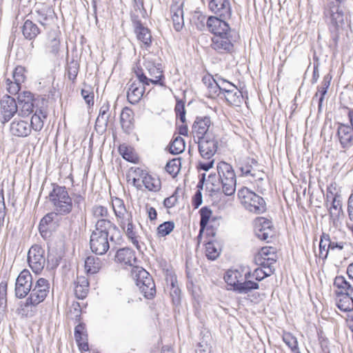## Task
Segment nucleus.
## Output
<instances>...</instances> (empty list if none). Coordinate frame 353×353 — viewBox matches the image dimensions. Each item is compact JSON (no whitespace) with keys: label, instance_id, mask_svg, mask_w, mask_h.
I'll return each instance as SVG.
<instances>
[{"label":"nucleus","instance_id":"obj_63","mask_svg":"<svg viewBox=\"0 0 353 353\" xmlns=\"http://www.w3.org/2000/svg\"><path fill=\"white\" fill-rule=\"evenodd\" d=\"M244 281V294L245 293L251 292L253 290L259 288V284L257 282L253 281L251 279H245Z\"/></svg>","mask_w":353,"mask_h":353},{"label":"nucleus","instance_id":"obj_12","mask_svg":"<svg viewBox=\"0 0 353 353\" xmlns=\"http://www.w3.org/2000/svg\"><path fill=\"white\" fill-rule=\"evenodd\" d=\"M252 225L254 232L258 239L269 242L274 237L275 231L271 220L259 216L254 219Z\"/></svg>","mask_w":353,"mask_h":353},{"label":"nucleus","instance_id":"obj_19","mask_svg":"<svg viewBox=\"0 0 353 353\" xmlns=\"http://www.w3.org/2000/svg\"><path fill=\"white\" fill-rule=\"evenodd\" d=\"M32 286V277L29 270L25 269L19 274L15 283V295L19 299L25 298Z\"/></svg>","mask_w":353,"mask_h":353},{"label":"nucleus","instance_id":"obj_55","mask_svg":"<svg viewBox=\"0 0 353 353\" xmlns=\"http://www.w3.org/2000/svg\"><path fill=\"white\" fill-rule=\"evenodd\" d=\"M5 88L8 93L11 95H16L19 94V92L21 90V84L15 80L12 81L10 78H6L5 80Z\"/></svg>","mask_w":353,"mask_h":353},{"label":"nucleus","instance_id":"obj_57","mask_svg":"<svg viewBox=\"0 0 353 353\" xmlns=\"http://www.w3.org/2000/svg\"><path fill=\"white\" fill-rule=\"evenodd\" d=\"M79 71V65L75 61H72L66 68L68 79L74 83Z\"/></svg>","mask_w":353,"mask_h":353},{"label":"nucleus","instance_id":"obj_26","mask_svg":"<svg viewBox=\"0 0 353 353\" xmlns=\"http://www.w3.org/2000/svg\"><path fill=\"white\" fill-rule=\"evenodd\" d=\"M134 32L137 39L141 42V47L148 49L152 45V34L149 28L143 26L140 20H133Z\"/></svg>","mask_w":353,"mask_h":353},{"label":"nucleus","instance_id":"obj_47","mask_svg":"<svg viewBox=\"0 0 353 353\" xmlns=\"http://www.w3.org/2000/svg\"><path fill=\"white\" fill-rule=\"evenodd\" d=\"M181 168V159L174 158L170 160L165 165V170L172 178H175Z\"/></svg>","mask_w":353,"mask_h":353},{"label":"nucleus","instance_id":"obj_58","mask_svg":"<svg viewBox=\"0 0 353 353\" xmlns=\"http://www.w3.org/2000/svg\"><path fill=\"white\" fill-rule=\"evenodd\" d=\"M60 46V39L55 37L48 41L46 44V49L49 53L57 56L59 52Z\"/></svg>","mask_w":353,"mask_h":353},{"label":"nucleus","instance_id":"obj_15","mask_svg":"<svg viewBox=\"0 0 353 353\" xmlns=\"http://www.w3.org/2000/svg\"><path fill=\"white\" fill-rule=\"evenodd\" d=\"M54 11L51 6L46 3H39L34 11L31 12L30 18L46 28L54 20Z\"/></svg>","mask_w":353,"mask_h":353},{"label":"nucleus","instance_id":"obj_43","mask_svg":"<svg viewBox=\"0 0 353 353\" xmlns=\"http://www.w3.org/2000/svg\"><path fill=\"white\" fill-rule=\"evenodd\" d=\"M336 304L343 312H350L353 310V294H341L336 296Z\"/></svg>","mask_w":353,"mask_h":353},{"label":"nucleus","instance_id":"obj_11","mask_svg":"<svg viewBox=\"0 0 353 353\" xmlns=\"http://www.w3.org/2000/svg\"><path fill=\"white\" fill-rule=\"evenodd\" d=\"M345 0H332L325 9V14L330 19V23L336 29L342 28L345 21H347V15L343 6Z\"/></svg>","mask_w":353,"mask_h":353},{"label":"nucleus","instance_id":"obj_35","mask_svg":"<svg viewBox=\"0 0 353 353\" xmlns=\"http://www.w3.org/2000/svg\"><path fill=\"white\" fill-rule=\"evenodd\" d=\"M21 32L28 40H34L41 33L40 28L34 23L31 18L25 20L21 28Z\"/></svg>","mask_w":353,"mask_h":353},{"label":"nucleus","instance_id":"obj_24","mask_svg":"<svg viewBox=\"0 0 353 353\" xmlns=\"http://www.w3.org/2000/svg\"><path fill=\"white\" fill-rule=\"evenodd\" d=\"M146 86L142 84V82L138 79L137 80L130 79L128 83L127 90V99L128 102L131 104L139 103L145 93Z\"/></svg>","mask_w":353,"mask_h":353},{"label":"nucleus","instance_id":"obj_60","mask_svg":"<svg viewBox=\"0 0 353 353\" xmlns=\"http://www.w3.org/2000/svg\"><path fill=\"white\" fill-rule=\"evenodd\" d=\"M174 111L176 113V119L183 122L184 119H185V109L184 103L181 101H176Z\"/></svg>","mask_w":353,"mask_h":353},{"label":"nucleus","instance_id":"obj_53","mask_svg":"<svg viewBox=\"0 0 353 353\" xmlns=\"http://www.w3.org/2000/svg\"><path fill=\"white\" fill-rule=\"evenodd\" d=\"M283 341L294 353H300L297 339L291 333L285 332L283 335Z\"/></svg>","mask_w":353,"mask_h":353},{"label":"nucleus","instance_id":"obj_33","mask_svg":"<svg viewBox=\"0 0 353 353\" xmlns=\"http://www.w3.org/2000/svg\"><path fill=\"white\" fill-rule=\"evenodd\" d=\"M224 279L230 290L241 292L243 290V276L237 270H229L226 272Z\"/></svg>","mask_w":353,"mask_h":353},{"label":"nucleus","instance_id":"obj_32","mask_svg":"<svg viewBox=\"0 0 353 353\" xmlns=\"http://www.w3.org/2000/svg\"><path fill=\"white\" fill-rule=\"evenodd\" d=\"M209 31L214 35L230 34V28L228 23L217 17H209L207 21Z\"/></svg>","mask_w":353,"mask_h":353},{"label":"nucleus","instance_id":"obj_50","mask_svg":"<svg viewBox=\"0 0 353 353\" xmlns=\"http://www.w3.org/2000/svg\"><path fill=\"white\" fill-rule=\"evenodd\" d=\"M185 148V141L181 137L174 134L173 139L170 143L169 150L173 154H178L184 151Z\"/></svg>","mask_w":353,"mask_h":353},{"label":"nucleus","instance_id":"obj_16","mask_svg":"<svg viewBox=\"0 0 353 353\" xmlns=\"http://www.w3.org/2000/svg\"><path fill=\"white\" fill-rule=\"evenodd\" d=\"M245 190L247 192L244 194V208L254 214L264 213L267 209L264 199L244 187Z\"/></svg>","mask_w":353,"mask_h":353},{"label":"nucleus","instance_id":"obj_51","mask_svg":"<svg viewBox=\"0 0 353 353\" xmlns=\"http://www.w3.org/2000/svg\"><path fill=\"white\" fill-rule=\"evenodd\" d=\"M174 223L172 221H165L160 224L157 229L158 236L164 237L170 234L174 229Z\"/></svg>","mask_w":353,"mask_h":353},{"label":"nucleus","instance_id":"obj_20","mask_svg":"<svg viewBox=\"0 0 353 353\" xmlns=\"http://www.w3.org/2000/svg\"><path fill=\"white\" fill-rule=\"evenodd\" d=\"M212 123L209 117H197L192 126L194 137L199 139L212 134Z\"/></svg>","mask_w":353,"mask_h":353},{"label":"nucleus","instance_id":"obj_21","mask_svg":"<svg viewBox=\"0 0 353 353\" xmlns=\"http://www.w3.org/2000/svg\"><path fill=\"white\" fill-rule=\"evenodd\" d=\"M255 262L261 267L274 268L277 260L276 248L269 246L262 248L254 257Z\"/></svg>","mask_w":353,"mask_h":353},{"label":"nucleus","instance_id":"obj_13","mask_svg":"<svg viewBox=\"0 0 353 353\" xmlns=\"http://www.w3.org/2000/svg\"><path fill=\"white\" fill-rule=\"evenodd\" d=\"M37 99L34 94L30 91L20 92L17 97L18 116L31 117L34 112Z\"/></svg>","mask_w":353,"mask_h":353},{"label":"nucleus","instance_id":"obj_44","mask_svg":"<svg viewBox=\"0 0 353 353\" xmlns=\"http://www.w3.org/2000/svg\"><path fill=\"white\" fill-rule=\"evenodd\" d=\"M115 225L108 219H100L95 223L94 230L92 234L97 235L109 236V230Z\"/></svg>","mask_w":353,"mask_h":353},{"label":"nucleus","instance_id":"obj_45","mask_svg":"<svg viewBox=\"0 0 353 353\" xmlns=\"http://www.w3.org/2000/svg\"><path fill=\"white\" fill-rule=\"evenodd\" d=\"M327 245L331 251H342L348 250L350 247V243L346 241L339 239L336 236H330L328 234Z\"/></svg>","mask_w":353,"mask_h":353},{"label":"nucleus","instance_id":"obj_34","mask_svg":"<svg viewBox=\"0 0 353 353\" xmlns=\"http://www.w3.org/2000/svg\"><path fill=\"white\" fill-rule=\"evenodd\" d=\"M202 81L206 88L205 95L207 97L215 99L222 94L223 89L220 88L212 76L205 75Z\"/></svg>","mask_w":353,"mask_h":353},{"label":"nucleus","instance_id":"obj_62","mask_svg":"<svg viewBox=\"0 0 353 353\" xmlns=\"http://www.w3.org/2000/svg\"><path fill=\"white\" fill-rule=\"evenodd\" d=\"M176 130L179 134L188 136V127L185 119L183 122L180 121L179 119L176 120Z\"/></svg>","mask_w":353,"mask_h":353},{"label":"nucleus","instance_id":"obj_10","mask_svg":"<svg viewBox=\"0 0 353 353\" xmlns=\"http://www.w3.org/2000/svg\"><path fill=\"white\" fill-rule=\"evenodd\" d=\"M49 199L57 214H67L72 211V199L64 187L57 186L53 188L49 194Z\"/></svg>","mask_w":353,"mask_h":353},{"label":"nucleus","instance_id":"obj_54","mask_svg":"<svg viewBox=\"0 0 353 353\" xmlns=\"http://www.w3.org/2000/svg\"><path fill=\"white\" fill-rule=\"evenodd\" d=\"M27 73L28 71L24 66L17 65L13 70L12 78L14 80L22 84L25 83L27 79Z\"/></svg>","mask_w":353,"mask_h":353},{"label":"nucleus","instance_id":"obj_5","mask_svg":"<svg viewBox=\"0 0 353 353\" xmlns=\"http://www.w3.org/2000/svg\"><path fill=\"white\" fill-rule=\"evenodd\" d=\"M50 292V283L44 278L39 279L30 291L26 301L20 305L19 313L27 315L29 309L43 302Z\"/></svg>","mask_w":353,"mask_h":353},{"label":"nucleus","instance_id":"obj_61","mask_svg":"<svg viewBox=\"0 0 353 353\" xmlns=\"http://www.w3.org/2000/svg\"><path fill=\"white\" fill-rule=\"evenodd\" d=\"M178 192L177 190H175L174 192L170 196H168L164 199L163 205L166 208H172L178 203Z\"/></svg>","mask_w":353,"mask_h":353},{"label":"nucleus","instance_id":"obj_37","mask_svg":"<svg viewBox=\"0 0 353 353\" xmlns=\"http://www.w3.org/2000/svg\"><path fill=\"white\" fill-rule=\"evenodd\" d=\"M90 283L87 276H79L74 282V294L79 299H85L89 292Z\"/></svg>","mask_w":353,"mask_h":353},{"label":"nucleus","instance_id":"obj_3","mask_svg":"<svg viewBox=\"0 0 353 353\" xmlns=\"http://www.w3.org/2000/svg\"><path fill=\"white\" fill-rule=\"evenodd\" d=\"M145 71L141 67H137L134 72L137 78L144 85L165 87V77L161 65L147 61L145 64Z\"/></svg>","mask_w":353,"mask_h":353},{"label":"nucleus","instance_id":"obj_49","mask_svg":"<svg viewBox=\"0 0 353 353\" xmlns=\"http://www.w3.org/2000/svg\"><path fill=\"white\" fill-rule=\"evenodd\" d=\"M331 79H332L331 76H330L329 74L325 75L323 78L321 86L318 87V91L316 92L314 97H313V100H314L315 99V97H316L319 95V94H320V97L319 99V110L321 109V108L322 106V103L324 100V97L326 94L327 89L330 85Z\"/></svg>","mask_w":353,"mask_h":353},{"label":"nucleus","instance_id":"obj_48","mask_svg":"<svg viewBox=\"0 0 353 353\" xmlns=\"http://www.w3.org/2000/svg\"><path fill=\"white\" fill-rule=\"evenodd\" d=\"M84 267L87 273L96 274L101 269V261L93 256H88L85 261Z\"/></svg>","mask_w":353,"mask_h":353},{"label":"nucleus","instance_id":"obj_18","mask_svg":"<svg viewBox=\"0 0 353 353\" xmlns=\"http://www.w3.org/2000/svg\"><path fill=\"white\" fill-rule=\"evenodd\" d=\"M124 232L128 241L138 250H140L143 245L142 236L139 229L133 222V217L119 225Z\"/></svg>","mask_w":353,"mask_h":353},{"label":"nucleus","instance_id":"obj_9","mask_svg":"<svg viewBox=\"0 0 353 353\" xmlns=\"http://www.w3.org/2000/svg\"><path fill=\"white\" fill-rule=\"evenodd\" d=\"M72 307L77 312L78 324L74 327V336L75 342L81 353L90 351L89 336L86 324L81 321V307L79 303H73Z\"/></svg>","mask_w":353,"mask_h":353},{"label":"nucleus","instance_id":"obj_39","mask_svg":"<svg viewBox=\"0 0 353 353\" xmlns=\"http://www.w3.org/2000/svg\"><path fill=\"white\" fill-rule=\"evenodd\" d=\"M204 241V252L205 256L210 260H215L221 253V248L219 247L214 238H207Z\"/></svg>","mask_w":353,"mask_h":353},{"label":"nucleus","instance_id":"obj_40","mask_svg":"<svg viewBox=\"0 0 353 353\" xmlns=\"http://www.w3.org/2000/svg\"><path fill=\"white\" fill-rule=\"evenodd\" d=\"M334 287L336 288V296L341 294H353V287L346 281L344 276H337L334 281Z\"/></svg>","mask_w":353,"mask_h":353},{"label":"nucleus","instance_id":"obj_7","mask_svg":"<svg viewBox=\"0 0 353 353\" xmlns=\"http://www.w3.org/2000/svg\"><path fill=\"white\" fill-rule=\"evenodd\" d=\"M128 177L136 187L140 186L139 181L141 180L144 187L149 191L157 192L161 188V181L158 176L150 174L140 168H131Z\"/></svg>","mask_w":353,"mask_h":353},{"label":"nucleus","instance_id":"obj_38","mask_svg":"<svg viewBox=\"0 0 353 353\" xmlns=\"http://www.w3.org/2000/svg\"><path fill=\"white\" fill-rule=\"evenodd\" d=\"M118 152L125 161L134 164L139 163L140 157L133 147L122 143L119 146Z\"/></svg>","mask_w":353,"mask_h":353},{"label":"nucleus","instance_id":"obj_23","mask_svg":"<svg viewBox=\"0 0 353 353\" xmlns=\"http://www.w3.org/2000/svg\"><path fill=\"white\" fill-rule=\"evenodd\" d=\"M183 7V0H172L170 6V19L174 29L177 32L181 31L184 26Z\"/></svg>","mask_w":353,"mask_h":353},{"label":"nucleus","instance_id":"obj_41","mask_svg":"<svg viewBox=\"0 0 353 353\" xmlns=\"http://www.w3.org/2000/svg\"><path fill=\"white\" fill-rule=\"evenodd\" d=\"M330 216L334 225H337L339 217L343 212L340 196L335 194L332 197V205L330 208Z\"/></svg>","mask_w":353,"mask_h":353},{"label":"nucleus","instance_id":"obj_59","mask_svg":"<svg viewBox=\"0 0 353 353\" xmlns=\"http://www.w3.org/2000/svg\"><path fill=\"white\" fill-rule=\"evenodd\" d=\"M8 281L3 280L0 283V306L4 307L7 303Z\"/></svg>","mask_w":353,"mask_h":353},{"label":"nucleus","instance_id":"obj_30","mask_svg":"<svg viewBox=\"0 0 353 353\" xmlns=\"http://www.w3.org/2000/svg\"><path fill=\"white\" fill-rule=\"evenodd\" d=\"M211 47L220 53L231 51L233 48V44L230 39V34H221L213 36L212 38Z\"/></svg>","mask_w":353,"mask_h":353},{"label":"nucleus","instance_id":"obj_27","mask_svg":"<svg viewBox=\"0 0 353 353\" xmlns=\"http://www.w3.org/2000/svg\"><path fill=\"white\" fill-rule=\"evenodd\" d=\"M90 246L91 250L96 254H104L110 248L108 236L97 235L92 233Z\"/></svg>","mask_w":353,"mask_h":353},{"label":"nucleus","instance_id":"obj_8","mask_svg":"<svg viewBox=\"0 0 353 353\" xmlns=\"http://www.w3.org/2000/svg\"><path fill=\"white\" fill-rule=\"evenodd\" d=\"M216 170L222 192L227 196L232 195L236 185V174L232 166L225 161H221L217 164Z\"/></svg>","mask_w":353,"mask_h":353},{"label":"nucleus","instance_id":"obj_46","mask_svg":"<svg viewBox=\"0 0 353 353\" xmlns=\"http://www.w3.org/2000/svg\"><path fill=\"white\" fill-rule=\"evenodd\" d=\"M327 239H328V234L323 232L320 236V242H319V252L318 256L320 259H322L324 262L329 254L331 249L329 248V245H327ZM317 256V254H316Z\"/></svg>","mask_w":353,"mask_h":353},{"label":"nucleus","instance_id":"obj_2","mask_svg":"<svg viewBox=\"0 0 353 353\" xmlns=\"http://www.w3.org/2000/svg\"><path fill=\"white\" fill-rule=\"evenodd\" d=\"M199 214L200 229L196 236L198 245L201 243L204 234L205 238H215L222 221V216L214 215L212 210L208 206L202 207L199 210Z\"/></svg>","mask_w":353,"mask_h":353},{"label":"nucleus","instance_id":"obj_31","mask_svg":"<svg viewBox=\"0 0 353 353\" xmlns=\"http://www.w3.org/2000/svg\"><path fill=\"white\" fill-rule=\"evenodd\" d=\"M112 205L119 225L133 217L132 212L126 209L124 201L118 197L112 199Z\"/></svg>","mask_w":353,"mask_h":353},{"label":"nucleus","instance_id":"obj_64","mask_svg":"<svg viewBox=\"0 0 353 353\" xmlns=\"http://www.w3.org/2000/svg\"><path fill=\"white\" fill-rule=\"evenodd\" d=\"M244 299L254 303H257L262 300V297L259 293L254 292L252 291H251V292L245 293L244 294Z\"/></svg>","mask_w":353,"mask_h":353},{"label":"nucleus","instance_id":"obj_36","mask_svg":"<svg viewBox=\"0 0 353 353\" xmlns=\"http://www.w3.org/2000/svg\"><path fill=\"white\" fill-rule=\"evenodd\" d=\"M228 85L230 88H223L221 94L229 104L240 106L241 97H242L241 92L234 85L230 84Z\"/></svg>","mask_w":353,"mask_h":353},{"label":"nucleus","instance_id":"obj_4","mask_svg":"<svg viewBox=\"0 0 353 353\" xmlns=\"http://www.w3.org/2000/svg\"><path fill=\"white\" fill-rule=\"evenodd\" d=\"M199 151L205 161H199L196 166L198 170L208 171L213 167L214 155L219 148V140L213 133L198 140Z\"/></svg>","mask_w":353,"mask_h":353},{"label":"nucleus","instance_id":"obj_22","mask_svg":"<svg viewBox=\"0 0 353 353\" xmlns=\"http://www.w3.org/2000/svg\"><path fill=\"white\" fill-rule=\"evenodd\" d=\"M0 113L2 116V123H5L9 121L15 114H18L19 108L15 99L6 95L1 101Z\"/></svg>","mask_w":353,"mask_h":353},{"label":"nucleus","instance_id":"obj_25","mask_svg":"<svg viewBox=\"0 0 353 353\" xmlns=\"http://www.w3.org/2000/svg\"><path fill=\"white\" fill-rule=\"evenodd\" d=\"M119 123L122 130L127 134H130L135 128L134 112L129 107H124L121 112Z\"/></svg>","mask_w":353,"mask_h":353},{"label":"nucleus","instance_id":"obj_42","mask_svg":"<svg viewBox=\"0 0 353 353\" xmlns=\"http://www.w3.org/2000/svg\"><path fill=\"white\" fill-rule=\"evenodd\" d=\"M274 268L261 267L256 268L253 272H248L245 274V279H254L260 281L264 278L270 276L274 272Z\"/></svg>","mask_w":353,"mask_h":353},{"label":"nucleus","instance_id":"obj_14","mask_svg":"<svg viewBox=\"0 0 353 353\" xmlns=\"http://www.w3.org/2000/svg\"><path fill=\"white\" fill-rule=\"evenodd\" d=\"M347 116L350 124L339 123L337 128L338 139L343 148L353 145V109L349 110Z\"/></svg>","mask_w":353,"mask_h":353},{"label":"nucleus","instance_id":"obj_56","mask_svg":"<svg viewBox=\"0 0 353 353\" xmlns=\"http://www.w3.org/2000/svg\"><path fill=\"white\" fill-rule=\"evenodd\" d=\"M108 214L107 208L100 205H96L91 209V214L94 219H107Z\"/></svg>","mask_w":353,"mask_h":353},{"label":"nucleus","instance_id":"obj_52","mask_svg":"<svg viewBox=\"0 0 353 353\" xmlns=\"http://www.w3.org/2000/svg\"><path fill=\"white\" fill-rule=\"evenodd\" d=\"M81 94L89 107L94 105V93L91 85H85V88L81 89Z\"/></svg>","mask_w":353,"mask_h":353},{"label":"nucleus","instance_id":"obj_28","mask_svg":"<svg viewBox=\"0 0 353 353\" xmlns=\"http://www.w3.org/2000/svg\"><path fill=\"white\" fill-rule=\"evenodd\" d=\"M210 10L220 18L226 19L231 16V8L229 0H211L209 2Z\"/></svg>","mask_w":353,"mask_h":353},{"label":"nucleus","instance_id":"obj_29","mask_svg":"<svg viewBox=\"0 0 353 353\" xmlns=\"http://www.w3.org/2000/svg\"><path fill=\"white\" fill-rule=\"evenodd\" d=\"M114 261L121 266H132L137 261L135 252L130 248H120L114 255Z\"/></svg>","mask_w":353,"mask_h":353},{"label":"nucleus","instance_id":"obj_6","mask_svg":"<svg viewBox=\"0 0 353 353\" xmlns=\"http://www.w3.org/2000/svg\"><path fill=\"white\" fill-rule=\"evenodd\" d=\"M131 274L143 296L147 299H154L157 290L154 281L150 274L145 270L138 266L132 268Z\"/></svg>","mask_w":353,"mask_h":353},{"label":"nucleus","instance_id":"obj_1","mask_svg":"<svg viewBox=\"0 0 353 353\" xmlns=\"http://www.w3.org/2000/svg\"><path fill=\"white\" fill-rule=\"evenodd\" d=\"M48 117L46 111L37 110L31 117L18 116L10 125V133L17 138H26L30 136L32 130L39 132L44 125V119Z\"/></svg>","mask_w":353,"mask_h":353},{"label":"nucleus","instance_id":"obj_17","mask_svg":"<svg viewBox=\"0 0 353 353\" xmlns=\"http://www.w3.org/2000/svg\"><path fill=\"white\" fill-rule=\"evenodd\" d=\"M44 250L38 245H32L28 253V261L30 268L35 273H39L44 268L46 259Z\"/></svg>","mask_w":353,"mask_h":353}]
</instances>
